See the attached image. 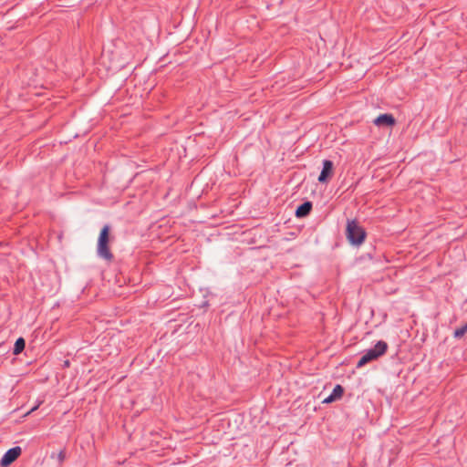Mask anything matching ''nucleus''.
Segmentation results:
<instances>
[{"label":"nucleus","instance_id":"nucleus-11","mask_svg":"<svg viewBox=\"0 0 467 467\" xmlns=\"http://www.w3.org/2000/svg\"><path fill=\"white\" fill-rule=\"evenodd\" d=\"M58 456H59V460H60V461H63V459H64V453H63V451H60V453H59V455H58Z\"/></svg>","mask_w":467,"mask_h":467},{"label":"nucleus","instance_id":"nucleus-7","mask_svg":"<svg viewBox=\"0 0 467 467\" xmlns=\"http://www.w3.org/2000/svg\"><path fill=\"white\" fill-rule=\"evenodd\" d=\"M343 393H344L343 387L341 385L337 384L335 386V388L333 389L330 395L323 400V403H332V402L339 400L342 397Z\"/></svg>","mask_w":467,"mask_h":467},{"label":"nucleus","instance_id":"nucleus-12","mask_svg":"<svg viewBox=\"0 0 467 467\" xmlns=\"http://www.w3.org/2000/svg\"><path fill=\"white\" fill-rule=\"evenodd\" d=\"M64 365H65L66 367H68V366H69V361H68V360L65 361V364H64Z\"/></svg>","mask_w":467,"mask_h":467},{"label":"nucleus","instance_id":"nucleus-5","mask_svg":"<svg viewBox=\"0 0 467 467\" xmlns=\"http://www.w3.org/2000/svg\"><path fill=\"white\" fill-rule=\"evenodd\" d=\"M334 164L330 160L323 161V167L318 176V182L320 183H326L333 174Z\"/></svg>","mask_w":467,"mask_h":467},{"label":"nucleus","instance_id":"nucleus-10","mask_svg":"<svg viewBox=\"0 0 467 467\" xmlns=\"http://www.w3.org/2000/svg\"><path fill=\"white\" fill-rule=\"evenodd\" d=\"M465 333H467V323L464 326L455 329L453 336L456 338H461L465 335Z\"/></svg>","mask_w":467,"mask_h":467},{"label":"nucleus","instance_id":"nucleus-8","mask_svg":"<svg viewBox=\"0 0 467 467\" xmlns=\"http://www.w3.org/2000/svg\"><path fill=\"white\" fill-rule=\"evenodd\" d=\"M312 210V202L309 201H306L303 203H301L296 210V216L297 218H304L307 216Z\"/></svg>","mask_w":467,"mask_h":467},{"label":"nucleus","instance_id":"nucleus-3","mask_svg":"<svg viewBox=\"0 0 467 467\" xmlns=\"http://www.w3.org/2000/svg\"><path fill=\"white\" fill-rule=\"evenodd\" d=\"M347 238L354 245L361 244L366 237V232L356 220H348L346 230Z\"/></svg>","mask_w":467,"mask_h":467},{"label":"nucleus","instance_id":"nucleus-13","mask_svg":"<svg viewBox=\"0 0 467 467\" xmlns=\"http://www.w3.org/2000/svg\"><path fill=\"white\" fill-rule=\"evenodd\" d=\"M36 408H37V407H34V408H32L31 411H33V410H36Z\"/></svg>","mask_w":467,"mask_h":467},{"label":"nucleus","instance_id":"nucleus-2","mask_svg":"<svg viewBox=\"0 0 467 467\" xmlns=\"http://www.w3.org/2000/svg\"><path fill=\"white\" fill-rule=\"evenodd\" d=\"M388 350V344L383 340L378 341L375 346L364 351L362 357L357 364V368H359L366 364L377 360L379 358L383 356Z\"/></svg>","mask_w":467,"mask_h":467},{"label":"nucleus","instance_id":"nucleus-1","mask_svg":"<svg viewBox=\"0 0 467 467\" xmlns=\"http://www.w3.org/2000/svg\"><path fill=\"white\" fill-rule=\"evenodd\" d=\"M109 231L110 227L109 224H105L102 227L99 235L97 245L98 256L109 262H110L113 259V254L109 247Z\"/></svg>","mask_w":467,"mask_h":467},{"label":"nucleus","instance_id":"nucleus-4","mask_svg":"<svg viewBox=\"0 0 467 467\" xmlns=\"http://www.w3.org/2000/svg\"><path fill=\"white\" fill-rule=\"evenodd\" d=\"M21 448L19 446L13 447L3 455L0 465L2 467H7L9 466L13 462H15L19 455L21 454Z\"/></svg>","mask_w":467,"mask_h":467},{"label":"nucleus","instance_id":"nucleus-6","mask_svg":"<svg viewBox=\"0 0 467 467\" xmlns=\"http://www.w3.org/2000/svg\"><path fill=\"white\" fill-rule=\"evenodd\" d=\"M374 124L377 126H392L395 124V119L391 114H380L375 119Z\"/></svg>","mask_w":467,"mask_h":467},{"label":"nucleus","instance_id":"nucleus-9","mask_svg":"<svg viewBox=\"0 0 467 467\" xmlns=\"http://www.w3.org/2000/svg\"><path fill=\"white\" fill-rule=\"evenodd\" d=\"M25 347H26L25 339L23 337H18L15 342L13 353L15 355L20 354L24 350Z\"/></svg>","mask_w":467,"mask_h":467}]
</instances>
